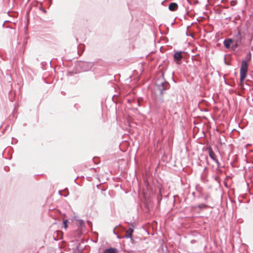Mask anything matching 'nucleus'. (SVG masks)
<instances>
[{"instance_id":"11","label":"nucleus","mask_w":253,"mask_h":253,"mask_svg":"<svg viewBox=\"0 0 253 253\" xmlns=\"http://www.w3.org/2000/svg\"><path fill=\"white\" fill-rule=\"evenodd\" d=\"M246 60L248 61L251 60V52H249L247 54V55L246 56Z\"/></svg>"},{"instance_id":"4","label":"nucleus","mask_w":253,"mask_h":253,"mask_svg":"<svg viewBox=\"0 0 253 253\" xmlns=\"http://www.w3.org/2000/svg\"><path fill=\"white\" fill-rule=\"evenodd\" d=\"M207 150L208 151L209 155L211 159L215 162V163L217 164L218 168L219 167L220 164L218 161V159H217L216 155L212 150L211 147L210 146L208 147Z\"/></svg>"},{"instance_id":"9","label":"nucleus","mask_w":253,"mask_h":253,"mask_svg":"<svg viewBox=\"0 0 253 253\" xmlns=\"http://www.w3.org/2000/svg\"><path fill=\"white\" fill-rule=\"evenodd\" d=\"M231 43H233L232 40L231 39L225 40L224 41V45L225 47L226 48H229Z\"/></svg>"},{"instance_id":"8","label":"nucleus","mask_w":253,"mask_h":253,"mask_svg":"<svg viewBox=\"0 0 253 253\" xmlns=\"http://www.w3.org/2000/svg\"><path fill=\"white\" fill-rule=\"evenodd\" d=\"M133 232V229L131 227L129 228L126 231L125 237L126 238H131Z\"/></svg>"},{"instance_id":"1","label":"nucleus","mask_w":253,"mask_h":253,"mask_svg":"<svg viewBox=\"0 0 253 253\" xmlns=\"http://www.w3.org/2000/svg\"><path fill=\"white\" fill-rule=\"evenodd\" d=\"M156 85L160 91L161 94L164 93V91L168 89L169 87V84L166 82L164 78L158 79L156 81Z\"/></svg>"},{"instance_id":"6","label":"nucleus","mask_w":253,"mask_h":253,"mask_svg":"<svg viewBox=\"0 0 253 253\" xmlns=\"http://www.w3.org/2000/svg\"><path fill=\"white\" fill-rule=\"evenodd\" d=\"M103 253H119L118 249L115 248H110L109 249H105Z\"/></svg>"},{"instance_id":"10","label":"nucleus","mask_w":253,"mask_h":253,"mask_svg":"<svg viewBox=\"0 0 253 253\" xmlns=\"http://www.w3.org/2000/svg\"><path fill=\"white\" fill-rule=\"evenodd\" d=\"M197 207L200 209H204L207 208L208 206L205 204H201L198 205Z\"/></svg>"},{"instance_id":"2","label":"nucleus","mask_w":253,"mask_h":253,"mask_svg":"<svg viewBox=\"0 0 253 253\" xmlns=\"http://www.w3.org/2000/svg\"><path fill=\"white\" fill-rule=\"evenodd\" d=\"M248 63L246 60H243L241 63L240 71V82H243L247 77Z\"/></svg>"},{"instance_id":"5","label":"nucleus","mask_w":253,"mask_h":253,"mask_svg":"<svg viewBox=\"0 0 253 253\" xmlns=\"http://www.w3.org/2000/svg\"><path fill=\"white\" fill-rule=\"evenodd\" d=\"M183 52L182 51H177L176 52L174 53V56H173V57H174V59L176 61V62L177 63H179L181 59H182L183 57L181 55V53H182Z\"/></svg>"},{"instance_id":"3","label":"nucleus","mask_w":253,"mask_h":253,"mask_svg":"<svg viewBox=\"0 0 253 253\" xmlns=\"http://www.w3.org/2000/svg\"><path fill=\"white\" fill-rule=\"evenodd\" d=\"M233 42V46L234 48L238 47L242 43V37L240 31L231 39Z\"/></svg>"},{"instance_id":"7","label":"nucleus","mask_w":253,"mask_h":253,"mask_svg":"<svg viewBox=\"0 0 253 253\" xmlns=\"http://www.w3.org/2000/svg\"><path fill=\"white\" fill-rule=\"evenodd\" d=\"M178 8V5L175 2H171L169 6V10L174 11L177 10Z\"/></svg>"},{"instance_id":"12","label":"nucleus","mask_w":253,"mask_h":253,"mask_svg":"<svg viewBox=\"0 0 253 253\" xmlns=\"http://www.w3.org/2000/svg\"><path fill=\"white\" fill-rule=\"evenodd\" d=\"M64 225L65 228H67V220H65L64 221Z\"/></svg>"},{"instance_id":"13","label":"nucleus","mask_w":253,"mask_h":253,"mask_svg":"<svg viewBox=\"0 0 253 253\" xmlns=\"http://www.w3.org/2000/svg\"><path fill=\"white\" fill-rule=\"evenodd\" d=\"M208 196H206V197H205V199H206V200H207V199H208Z\"/></svg>"},{"instance_id":"14","label":"nucleus","mask_w":253,"mask_h":253,"mask_svg":"<svg viewBox=\"0 0 253 253\" xmlns=\"http://www.w3.org/2000/svg\"><path fill=\"white\" fill-rule=\"evenodd\" d=\"M191 242H192V243H194L195 242H194L193 240H192V241H191Z\"/></svg>"}]
</instances>
